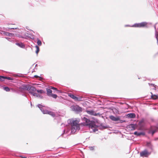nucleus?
<instances>
[{"label":"nucleus","instance_id":"1","mask_svg":"<svg viewBox=\"0 0 158 158\" xmlns=\"http://www.w3.org/2000/svg\"><path fill=\"white\" fill-rule=\"evenodd\" d=\"M79 121L78 120H73L71 123V132L74 134L77 130L80 129Z\"/></svg>","mask_w":158,"mask_h":158},{"label":"nucleus","instance_id":"2","mask_svg":"<svg viewBox=\"0 0 158 158\" xmlns=\"http://www.w3.org/2000/svg\"><path fill=\"white\" fill-rule=\"evenodd\" d=\"M148 23L145 22H143L140 23H135L131 26V27L139 28L147 27H148Z\"/></svg>","mask_w":158,"mask_h":158},{"label":"nucleus","instance_id":"3","mask_svg":"<svg viewBox=\"0 0 158 158\" xmlns=\"http://www.w3.org/2000/svg\"><path fill=\"white\" fill-rule=\"evenodd\" d=\"M158 129V128L156 127L152 126L149 129L148 133H152V135L153 136L154 133L157 131Z\"/></svg>","mask_w":158,"mask_h":158},{"label":"nucleus","instance_id":"4","mask_svg":"<svg viewBox=\"0 0 158 158\" xmlns=\"http://www.w3.org/2000/svg\"><path fill=\"white\" fill-rule=\"evenodd\" d=\"M150 154L147 150H145L143 151L140 153V155L141 156L147 157Z\"/></svg>","mask_w":158,"mask_h":158},{"label":"nucleus","instance_id":"5","mask_svg":"<svg viewBox=\"0 0 158 158\" xmlns=\"http://www.w3.org/2000/svg\"><path fill=\"white\" fill-rule=\"evenodd\" d=\"M109 118L111 120L113 121H119L120 123H122L123 122L122 120H120V118L118 116L115 117L114 116L111 115L110 116Z\"/></svg>","mask_w":158,"mask_h":158},{"label":"nucleus","instance_id":"6","mask_svg":"<svg viewBox=\"0 0 158 158\" xmlns=\"http://www.w3.org/2000/svg\"><path fill=\"white\" fill-rule=\"evenodd\" d=\"M73 110L76 112H79L82 111V108L78 106H72Z\"/></svg>","mask_w":158,"mask_h":158},{"label":"nucleus","instance_id":"7","mask_svg":"<svg viewBox=\"0 0 158 158\" xmlns=\"http://www.w3.org/2000/svg\"><path fill=\"white\" fill-rule=\"evenodd\" d=\"M86 112L89 114L94 115V116H97L98 115H99V113H96L95 111L94 110H87L86 111Z\"/></svg>","mask_w":158,"mask_h":158},{"label":"nucleus","instance_id":"8","mask_svg":"<svg viewBox=\"0 0 158 158\" xmlns=\"http://www.w3.org/2000/svg\"><path fill=\"white\" fill-rule=\"evenodd\" d=\"M5 79H7L9 80H13V79L9 77H5L0 76V81H3Z\"/></svg>","mask_w":158,"mask_h":158},{"label":"nucleus","instance_id":"9","mask_svg":"<svg viewBox=\"0 0 158 158\" xmlns=\"http://www.w3.org/2000/svg\"><path fill=\"white\" fill-rule=\"evenodd\" d=\"M44 114H49L51 115H52V116L54 117L55 116V113L53 112H52V111H48V110H46V112H44Z\"/></svg>","mask_w":158,"mask_h":158},{"label":"nucleus","instance_id":"10","mask_svg":"<svg viewBox=\"0 0 158 158\" xmlns=\"http://www.w3.org/2000/svg\"><path fill=\"white\" fill-rule=\"evenodd\" d=\"M128 128L130 130H134L135 129V126L133 124H131L128 126Z\"/></svg>","mask_w":158,"mask_h":158},{"label":"nucleus","instance_id":"11","mask_svg":"<svg viewBox=\"0 0 158 158\" xmlns=\"http://www.w3.org/2000/svg\"><path fill=\"white\" fill-rule=\"evenodd\" d=\"M72 98L75 101H81L82 97H80L78 98L74 95Z\"/></svg>","mask_w":158,"mask_h":158},{"label":"nucleus","instance_id":"12","mask_svg":"<svg viewBox=\"0 0 158 158\" xmlns=\"http://www.w3.org/2000/svg\"><path fill=\"white\" fill-rule=\"evenodd\" d=\"M127 116L128 117L130 118H134L135 116V115L134 113H130L127 114Z\"/></svg>","mask_w":158,"mask_h":158},{"label":"nucleus","instance_id":"13","mask_svg":"<svg viewBox=\"0 0 158 158\" xmlns=\"http://www.w3.org/2000/svg\"><path fill=\"white\" fill-rule=\"evenodd\" d=\"M36 91V89L34 87H30L29 89V92H31H31H35Z\"/></svg>","mask_w":158,"mask_h":158},{"label":"nucleus","instance_id":"14","mask_svg":"<svg viewBox=\"0 0 158 158\" xmlns=\"http://www.w3.org/2000/svg\"><path fill=\"white\" fill-rule=\"evenodd\" d=\"M152 94L151 98L152 99L155 100L158 98V96L156 95H153L152 93H151Z\"/></svg>","mask_w":158,"mask_h":158},{"label":"nucleus","instance_id":"15","mask_svg":"<svg viewBox=\"0 0 158 158\" xmlns=\"http://www.w3.org/2000/svg\"><path fill=\"white\" fill-rule=\"evenodd\" d=\"M52 91L51 89H47V94L48 96H50L52 94Z\"/></svg>","mask_w":158,"mask_h":158},{"label":"nucleus","instance_id":"16","mask_svg":"<svg viewBox=\"0 0 158 158\" xmlns=\"http://www.w3.org/2000/svg\"><path fill=\"white\" fill-rule=\"evenodd\" d=\"M134 134L137 135V136H140L141 135H144V134L143 132H137V131H135L134 133Z\"/></svg>","mask_w":158,"mask_h":158},{"label":"nucleus","instance_id":"17","mask_svg":"<svg viewBox=\"0 0 158 158\" xmlns=\"http://www.w3.org/2000/svg\"><path fill=\"white\" fill-rule=\"evenodd\" d=\"M16 45L19 46V47H22H22H23L24 46V45L22 43H16Z\"/></svg>","mask_w":158,"mask_h":158},{"label":"nucleus","instance_id":"18","mask_svg":"<svg viewBox=\"0 0 158 158\" xmlns=\"http://www.w3.org/2000/svg\"><path fill=\"white\" fill-rule=\"evenodd\" d=\"M30 93L34 96L38 97L39 96L38 94H37L36 93L34 92H30Z\"/></svg>","mask_w":158,"mask_h":158},{"label":"nucleus","instance_id":"19","mask_svg":"<svg viewBox=\"0 0 158 158\" xmlns=\"http://www.w3.org/2000/svg\"><path fill=\"white\" fill-rule=\"evenodd\" d=\"M35 48H36V53L37 54H38V53L40 51V48L39 47L37 46H35Z\"/></svg>","mask_w":158,"mask_h":158},{"label":"nucleus","instance_id":"20","mask_svg":"<svg viewBox=\"0 0 158 158\" xmlns=\"http://www.w3.org/2000/svg\"><path fill=\"white\" fill-rule=\"evenodd\" d=\"M147 146L150 147L151 148H152V145L150 142H147Z\"/></svg>","mask_w":158,"mask_h":158},{"label":"nucleus","instance_id":"21","mask_svg":"<svg viewBox=\"0 0 158 158\" xmlns=\"http://www.w3.org/2000/svg\"><path fill=\"white\" fill-rule=\"evenodd\" d=\"M50 96L54 98H56L57 97V96L55 94H51V95Z\"/></svg>","mask_w":158,"mask_h":158},{"label":"nucleus","instance_id":"22","mask_svg":"<svg viewBox=\"0 0 158 158\" xmlns=\"http://www.w3.org/2000/svg\"><path fill=\"white\" fill-rule=\"evenodd\" d=\"M26 87L24 86H22L21 87H20L19 88V90L22 91L23 89H25L26 88Z\"/></svg>","mask_w":158,"mask_h":158},{"label":"nucleus","instance_id":"23","mask_svg":"<svg viewBox=\"0 0 158 158\" xmlns=\"http://www.w3.org/2000/svg\"><path fill=\"white\" fill-rule=\"evenodd\" d=\"M51 89H54L56 91H57L58 92H60L61 93V92L60 91L58 90L56 88H55V87H52V86H51V87L50 88Z\"/></svg>","mask_w":158,"mask_h":158},{"label":"nucleus","instance_id":"24","mask_svg":"<svg viewBox=\"0 0 158 158\" xmlns=\"http://www.w3.org/2000/svg\"><path fill=\"white\" fill-rule=\"evenodd\" d=\"M37 44L39 46H41L42 45L41 41L39 40H38L37 42Z\"/></svg>","mask_w":158,"mask_h":158},{"label":"nucleus","instance_id":"25","mask_svg":"<svg viewBox=\"0 0 158 158\" xmlns=\"http://www.w3.org/2000/svg\"><path fill=\"white\" fill-rule=\"evenodd\" d=\"M3 34L6 36H10L11 33H9L8 32H4Z\"/></svg>","mask_w":158,"mask_h":158},{"label":"nucleus","instance_id":"26","mask_svg":"<svg viewBox=\"0 0 158 158\" xmlns=\"http://www.w3.org/2000/svg\"><path fill=\"white\" fill-rule=\"evenodd\" d=\"M36 91H37V92L38 93H40V94H43L44 93V91L42 90H38Z\"/></svg>","mask_w":158,"mask_h":158},{"label":"nucleus","instance_id":"27","mask_svg":"<svg viewBox=\"0 0 158 158\" xmlns=\"http://www.w3.org/2000/svg\"><path fill=\"white\" fill-rule=\"evenodd\" d=\"M83 119H84V120L87 123H89L90 121L89 119H88L87 118H86L85 117H84L83 118Z\"/></svg>","mask_w":158,"mask_h":158},{"label":"nucleus","instance_id":"28","mask_svg":"<svg viewBox=\"0 0 158 158\" xmlns=\"http://www.w3.org/2000/svg\"><path fill=\"white\" fill-rule=\"evenodd\" d=\"M4 89L6 91H10V89L8 87H5L4 88Z\"/></svg>","mask_w":158,"mask_h":158},{"label":"nucleus","instance_id":"29","mask_svg":"<svg viewBox=\"0 0 158 158\" xmlns=\"http://www.w3.org/2000/svg\"><path fill=\"white\" fill-rule=\"evenodd\" d=\"M74 95L73 94H72L71 93H69L68 94V96L71 98H73V96Z\"/></svg>","mask_w":158,"mask_h":158},{"label":"nucleus","instance_id":"30","mask_svg":"<svg viewBox=\"0 0 158 158\" xmlns=\"http://www.w3.org/2000/svg\"><path fill=\"white\" fill-rule=\"evenodd\" d=\"M42 105H38V107L40 108H41L42 107Z\"/></svg>","mask_w":158,"mask_h":158},{"label":"nucleus","instance_id":"31","mask_svg":"<svg viewBox=\"0 0 158 158\" xmlns=\"http://www.w3.org/2000/svg\"><path fill=\"white\" fill-rule=\"evenodd\" d=\"M41 110L43 112V114H44V112H46V110Z\"/></svg>","mask_w":158,"mask_h":158},{"label":"nucleus","instance_id":"32","mask_svg":"<svg viewBox=\"0 0 158 158\" xmlns=\"http://www.w3.org/2000/svg\"><path fill=\"white\" fill-rule=\"evenodd\" d=\"M34 77L35 78H38L39 77L37 75H35Z\"/></svg>","mask_w":158,"mask_h":158},{"label":"nucleus","instance_id":"33","mask_svg":"<svg viewBox=\"0 0 158 158\" xmlns=\"http://www.w3.org/2000/svg\"><path fill=\"white\" fill-rule=\"evenodd\" d=\"M22 158H25V157H24L23 156H20Z\"/></svg>","mask_w":158,"mask_h":158},{"label":"nucleus","instance_id":"34","mask_svg":"<svg viewBox=\"0 0 158 158\" xmlns=\"http://www.w3.org/2000/svg\"><path fill=\"white\" fill-rule=\"evenodd\" d=\"M90 127H91V128H92V127H93V126H92L91 125H90Z\"/></svg>","mask_w":158,"mask_h":158}]
</instances>
